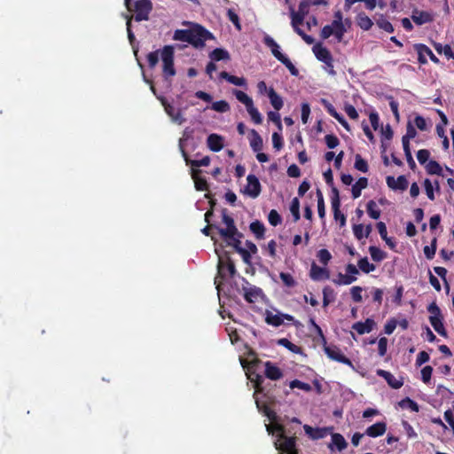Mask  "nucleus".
<instances>
[{"instance_id":"42","label":"nucleus","mask_w":454,"mask_h":454,"mask_svg":"<svg viewBox=\"0 0 454 454\" xmlns=\"http://www.w3.org/2000/svg\"><path fill=\"white\" fill-rule=\"evenodd\" d=\"M278 344L282 347H285L286 348H287L288 350H290L291 352H293L294 354H300L301 352V347L294 344L286 338H281V339L278 340Z\"/></svg>"},{"instance_id":"5","label":"nucleus","mask_w":454,"mask_h":454,"mask_svg":"<svg viewBox=\"0 0 454 454\" xmlns=\"http://www.w3.org/2000/svg\"><path fill=\"white\" fill-rule=\"evenodd\" d=\"M150 82V88L153 93L157 97V98L160 101L161 105L164 107L166 114L171 118V120L181 125L185 121V119L183 116L182 111L180 109H176L163 96H157L156 90L152 82Z\"/></svg>"},{"instance_id":"60","label":"nucleus","mask_w":454,"mask_h":454,"mask_svg":"<svg viewBox=\"0 0 454 454\" xmlns=\"http://www.w3.org/2000/svg\"><path fill=\"white\" fill-rule=\"evenodd\" d=\"M279 278L283 284L287 287H294L296 285V281L294 277L287 272H280Z\"/></svg>"},{"instance_id":"50","label":"nucleus","mask_w":454,"mask_h":454,"mask_svg":"<svg viewBox=\"0 0 454 454\" xmlns=\"http://www.w3.org/2000/svg\"><path fill=\"white\" fill-rule=\"evenodd\" d=\"M367 213L372 219H379L380 216V210L378 208L374 200H369L367 203Z\"/></svg>"},{"instance_id":"46","label":"nucleus","mask_w":454,"mask_h":454,"mask_svg":"<svg viewBox=\"0 0 454 454\" xmlns=\"http://www.w3.org/2000/svg\"><path fill=\"white\" fill-rule=\"evenodd\" d=\"M426 169L429 175H442V168L441 165L435 160H429L426 166Z\"/></svg>"},{"instance_id":"61","label":"nucleus","mask_w":454,"mask_h":454,"mask_svg":"<svg viewBox=\"0 0 454 454\" xmlns=\"http://www.w3.org/2000/svg\"><path fill=\"white\" fill-rule=\"evenodd\" d=\"M321 103L326 109L327 113L334 119L337 120L341 115L335 110L334 106L327 99L322 98Z\"/></svg>"},{"instance_id":"30","label":"nucleus","mask_w":454,"mask_h":454,"mask_svg":"<svg viewBox=\"0 0 454 454\" xmlns=\"http://www.w3.org/2000/svg\"><path fill=\"white\" fill-rule=\"evenodd\" d=\"M443 317H429L430 324L432 325L434 331L440 334L442 337H447V331L444 328L443 323H442Z\"/></svg>"},{"instance_id":"29","label":"nucleus","mask_w":454,"mask_h":454,"mask_svg":"<svg viewBox=\"0 0 454 454\" xmlns=\"http://www.w3.org/2000/svg\"><path fill=\"white\" fill-rule=\"evenodd\" d=\"M249 229L257 239H264L265 226L262 222L258 220L252 222L249 225Z\"/></svg>"},{"instance_id":"40","label":"nucleus","mask_w":454,"mask_h":454,"mask_svg":"<svg viewBox=\"0 0 454 454\" xmlns=\"http://www.w3.org/2000/svg\"><path fill=\"white\" fill-rule=\"evenodd\" d=\"M358 2H364L365 8L369 11L374 10L377 5V0H345V9H350L354 4Z\"/></svg>"},{"instance_id":"6","label":"nucleus","mask_w":454,"mask_h":454,"mask_svg":"<svg viewBox=\"0 0 454 454\" xmlns=\"http://www.w3.org/2000/svg\"><path fill=\"white\" fill-rule=\"evenodd\" d=\"M242 286L241 289H238L239 293H242L245 301L248 303L256 302L259 298L263 295L262 290L251 283H249L245 278H241Z\"/></svg>"},{"instance_id":"59","label":"nucleus","mask_w":454,"mask_h":454,"mask_svg":"<svg viewBox=\"0 0 454 454\" xmlns=\"http://www.w3.org/2000/svg\"><path fill=\"white\" fill-rule=\"evenodd\" d=\"M317 257L322 264L327 265L332 259V254L327 249L322 248L317 252Z\"/></svg>"},{"instance_id":"44","label":"nucleus","mask_w":454,"mask_h":454,"mask_svg":"<svg viewBox=\"0 0 454 454\" xmlns=\"http://www.w3.org/2000/svg\"><path fill=\"white\" fill-rule=\"evenodd\" d=\"M356 280V277L348 275L347 273L342 274L340 272L338 274V278L333 279V281L334 284L339 285V286H341V285L348 286V285L352 284Z\"/></svg>"},{"instance_id":"24","label":"nucleus","mask_w":454,"mask_h":454,"mask_svg":"<svg viewBox=\"0 0 454 454\" xmlns=\"http://www.w3.org/2000/svg\"><path fill=\"white\" fill-rule=\"evenodd\" d=\"M412 20L417 25H423L433 21V16L427 12L415 10L411 15Z\"/></svg>"},{"instance_id":"23","label":"nucleus","mask_w":454,"mask_h":454,"mask_svg":"<svg viewBox=\"0 0 454 454\" xmlns=\"http://www.w3.org/2000/svg\"><path fill=\"white\" fill-rule=\"evenodd\" d=\"M332 442L328 445L330 450H333L335 447L339 451H342L348 447V442L344 436L339 433L332 434Z\"/></svg>"},{"instance_id":"11","label":"nucleus","mask_w":454,"mask_h":454,"mask_svg":"<svg viewBox=\"0 0 454 454\" xmlns=\"http://www.w3.org/2000/svg\"><path fill=\"white\" fill-rule=\"evenodd\" d=\"M414 49L418 53V61L420 64L427 63L426 56L429 57L431 61H433L435 64H438L440 62L439 59L433 53V51L427 45L423 43H416L414 44Z\"/></svg>"},{"instance_id":"4","label":"nucleus","mask_w":454,"mask_h":454,"mask_svg":"<svg viewBox=\"0 0 454 454\" xmlns=\"http://www.w3.org/2000/svg\"><path fill=\"white\" fill-rule=\"evenodd\" d=\"M152 11L153 3L151 0H137L134 3V4H131V10L129 12H135V15H132L133 19L137 22H140L148 20Z\"/></svg>"},{"instance_id":"3","label":"nucleus","mask_w":454,"mask_h":454,"mask_svg":"<svg viewBox=\"0 0 454 454\" xmlns=\"http://www.w3.org/2000/svg\"><path fill=\"white\" fill-rule=\"evenodd\" d=\"M184 24H192V40L190 44L194 48H203L207 40L213 39V34L198 23L185 22Z\"/></svg>"},{"instance_id":"17","label":"nucleus","mask_w":454,"mask_h":454,"mask_svg":"<svg viewBox=\"0 0 454 454\" xmlns=\"http://www.w3.org/2000/svg\"><path fill=\"white\" fill-rule=\"evenodd\" d=\"M207 145L212 152H220L223 148V137L218 134H210L207 138Z\"/></svg>"},{"instance_id":"47","label":"nucleus","mask_w":454,"mask_h":454,"mask_svg":"<svg viewBox=\"0 0 454 454\" xmlns=\"http://www.w3.org/2000/svg\"><path fill=\"white\" fill-rule=\"evenodd\" d=\"M263 396L266 398V401H262L258 398H255V403L259 411H261L264 415L265 412L270 410L269 403L271 402V397L269 396L268 394H263Z\"/></svg>"},{"instance_id":"8","label":"nucleus","mask_w":454,"mask_h":454,"mask_svg":"<svg viewBox=\"0 0 454 454\" xmlns=\"http://www.w3.org/2000/svg\"><path fill=\"white\" fill-rule=\"evenodd\" d=\"M324 350L330 359L353 367L352 361L349 358H348L337 346H325Z\"/></svg>"},{"instance_id":"64","label":"nucleus","mask_w":454,"mask_h":454,"mask_svg":"<svg viewBox=\"0 0 454 454\" xmlns=\"http://www.w3.org/2000/svg\"><path fill=\"white\" fill-rule=\"evenodd\" d=\"M268 221L272 226H278L281 223L282 218L277 210L272 209L269 213Z\"/></svg>"},{"instance_id":"45","label":"nucleus","mask_w":454,"mask_h":454,"mask_svg":"<svg viewBox=\"0 0 454 454\" xmlns=\"http://www.w3.org/2000/svg\"><path fill=\"white\" fill-rule=\"evenodd\" d=\"M247 111L251 117V120L255 124H261L262 122V117L258 109L254 106V103L247 107Z\"/></svg>"},{"instance_id":"19","label":"nucleus","mask_w":454,"mask_h":454,"mask_svg":"<svg viewBox=\"0 0 454 454\" xmlns=\"http://www.w3.org/2000/svg\"><path fill=\"white\" fill-rule=\"evenodd\" d=\"M375 322L372 318H367L364 322H356L352 325V328L360 335L369 333L372 331Z\"/></svg>"},{"instance_id":"43","label":"nucleus","mask_w":454,"mask_h":454,"mask_svg":"<svg viewBox=\"0 0 454 454\" xmlns=\"http://www.w3.org/2000/svg\"><path fill=\"white\" fill-rule=\"evenodd\" d=\"M376 24L380 29L387 33L394 32L393 25L386 19V17L383 14L380 15L379 18L376 20Z\"/></svg>"},{"instance_id":"36","label":"nucleus","mask_w":454,"mask_h":454,"mask_svg":"<svg viewBox=\"0 0 454 454\" xmlns=\"http://www.w3.org/2000/svg\"><path fill=\"white\" fill-rule=\"evenodd\" d=\"M265 322L272 326L278 327L283 324L282 317L279 314H273L270 311H266Z\"/></svg>"},{"instance_id":"62","label":"nucleus","mask_w":454,"mask_h":454,"mask_svg":"<svg viewBox=\"0 0 454 454\" xmlns=\"http://www.w3.org/2000/svg\"><path fill=\"white\" fill-rule=\"evenodd\" d=\"M321 103L326 109L327 113L334 119L337 120L341 115L335 110L334 106L327 99L322 98Z\"/></svg>"},{"instance_id":"58","label":"nucleus","mask_w":454,"mask_h":454,"mask_svg":"<svg viewBox=\"0 0 454 454\" xmlns=\"http://www.w3.org/2000/svg\"><path fill=\"white\" fill-rule=\"evenodd\" d=\"M160 51H151L146 55V59L150 68H154L159 62Z\"/></svg>"},{"instance_id":"63","label":"nucleus","mask_w":454,"mask_h":454,"mask_svg":"<svg viewBox=\"0 0 454 454\" xmlns=\"http://www.w3.org/2000/svg\"><path fill=\"white\" fill-rule=\"evenodd\" d=\"M227 17L238 30H241L239 17L232 9L227 11Z\"/></svg>"},{"instance_id":"9","label":"nucleus","mask_w":454,"mask_h":454,"mask_svg":"<svg viewBox=\"0 0 454 454\" xmlns=\"http://www.w3.org/2000/svg\"><path fill=\"white\" fill-rule=\"evenodd\" d=\"M222 219L223 223L226 225V228L223 229L215 227L220 236L223 238L224 236H231L235 234L237 231V227L235 225L234 219L228 215V210L226 208L222 209Z\"/></svg>"},{"instance_id":"55","label":"nucleus","mask_w":454,"mask_h":454,"mask_svg":"<svg viewBox=\"0 0 454 454\" xmlns=\"http://www.w3.org/2000/svg\"><path fill=\"white\" fill-rule=\"evenodd\" d=\"M354 167L363 173L368 172L369 169L367 161L364 160L360 154L356 155Z\"/></svg>"},{"instance_id":"14","label":"nucleus","mask_w":454,"mask_h":454,"mask_svg":"<svg viewBox=\"0 0 454 454\" xmlns=\"http://www.w3.org/2000/svg\"><path fill=\"white\" fill-rule=\"evenodd\" d=\"M264 375L270 380H278L283 378L284 373L282 370L270 361L264 363Z\"/></svg>"},{"instance_id":"51","label":"nucleus","mask_w":454,"mask_h":454,"mask_svg":"<svg viewBox=\"0 0 454 454\" xmlns=\"http://www.w3.org/2000/svg\"><path fill=\"white\" fill-rule=\"evenodd\" d=\"M357 266L364 273H370L376 269L374 264L369 262L367 257L361 258L357 262Z\"/></svg>"},{"instance_id":"41","label":"nucleus","mask_w":454,"mask_h":454,"mask_svg":"<svg viewBox=\"0 0 454 454\" xmlns=\"http://www.w3.org/2000/svg\"><path fill=\"white\" fill-rule=\"evenodd\" d=\"M369 253L374 262H381L387 257V254L375 246H371L369 247Z\"/></svg>"},{"instance_id":"48","label":"nucleus","mask_w":454,"mask_h":454,"mask_svg":"<svg viewBox=\"0 0 454 454\" xmlns=\"http://www.w3.org/2000/svg\"><path fill=\"white\" fill-rule=\"evenodd\" d=\"M233 94L240 103L245 105L246 108L254 103L253 99L242 90H234Z\"/></svg>"},{"instance_id":"26","label":"nucleus","mask_w":454,"mask_h":454,"mask_svg":"<svg viewBox=\"0 0 454 454\" xmlns=\"http://www.w3.org/2000/svg\"><path fill=\"white\" fill-rule=\"evenodd\" d=\"M304 432L313 440L322 439L326 434V428H314L309 425L303 426Z\"/></svg>"},{"instance_id":"32","label":"nucleus","mask_w":454,"mask_h":454,"mask_svg":"<svg viewBox=\"0 0 454 454\" xmlns=\"http://www.w3.org/2000/svg\"><path fill=\"white\" fill-rule=\"evenodd\" d=\"M368 185V179L366 177H360L355 184L352 185L351 192L354 199L361 196V192Z\"/></svg>"},{"instance_id":"38","label":"nucleus","mask_w":454,"mask_h":454,"mask_svg":"<svg viewBox=\"0 0 454 454\" xmlns=\"http://www.w3.org/2000/svg\"><path fill=\"white\" fill-rule=\"evenodd\" d=\"M416 135L417 131L414 126L411 122H408L406 128V134L402 137L403 146H410V139L414 138Z\"/></svg>"},{"instance_id":"54","label":"nucleus","mask_w":454,"mask_h":454,"mask_svg":"<svg viewBox=\"0 0 454 454\" xmlns=\"http://www.w3.org/2000/svg\"><path fill=\"white\" fill-rule=\"evenodd\" d=\"M340 205H337V202H335V204L332 206V208L333 212V218L340 222V227H343L346 224V216L340 212Z\"/></svg>"},{"instance_id":"39","label":"nucleus","mask_w":454,"mask_h":454,"mask_svg":"<svg viewBox=\"0 0 454 454\" xmlns=\"http://www.w3.org/2000/svg\"><path fill=\"white\" fill-rule=\"evenodd\" d=\"M290 15L292 19V27L295 32L298 31L300 28V26L303 24L304 19L302 16L295 12L294 9L293 7L290 8Z\"/></svg>"},{"instance_id":"21","label":"nucleus","mask_w":454,"mask_h":454,"mask_svg":"<svg viewBox=\"0 0 454 454\" xmlns=\"http://www.w3.org/2000/svg\"><path fill=\"white\" fill-rule=\"evenodd\" d=\"M309 276L316 281L328 279L330 278V272L326 268H322L317 266L316 263H313L311 265Z\"/></svg>"},{"instance_id":"1","label":"nucleus","mask_w":454,"mask_h":454,"mask_svg":"<svg viewBox=\"0 0 454 454\" xmlns=\"http://www.w3.org/2000/svg\"><path fill=\"white\" fill-rule=\"evenodd\" d=\"M274 429L278 432V442H275L276 449L282 454H298L296 436H287L285 434V427L281 424H276Z\"/></svg>"},{"instance_id":"12","label":"nucleus","mask_w":454,"mask_h":454,"mask_svg":"<svg viewBox=\"0 0 454 454\" xmlns=\"http://www.w3.org/2000/svg\"><path fill=\"white\" fill-rule=\"evenodd\" d=\"M313 52L316 58L325 63L327 67H331L333 68V59L330 52V51L322 46L321 43H317L313 46Z\"/></svg>"},{"instance_id":"2","label":"nucleus","mask_w":454,"mask_h":454,"mask_svg":"<svg viewBox=\"0 0 454 454\" xmlns=\"http://www.w3.org/2000/svg\"><path fill=\"white\" fill-rule=\"evenodd\" d=\"M175 51L172 45H165L160 50V59L162 61V77L169 83L176 74L174 65Z\"/></svg>"},{"instance_id":"10","label":"nucleus","mask_w":454,"mask_h":454,"mask_svg":"<svg viewBox=\"0 0 454 454\" xmlns=\"http://www.w3.org/2000/svg\"><path fill=\"white\" fill-rule=\"evenodd\" d=\"M247 184L243 192L253 199L257 198L262 192L259 179L254 175L249 174L247 177Z\"/></svg>"},{"instance_id":"15","label":"nucleus","mask_w":454,"mask_h":454,"mask_svg":"<svg viewBox=\"0 0 454 454\" xmlns=\"http://www.w3.org/2000/svg\"><path fill=\"white\" fill-rule=\"evenodd\" d=\"M387 186L392 190L405 191L408 188V180L404 176H399L396 179L388 176L386 178Z\"/></svg>"},{"instance_id":"53","label":"nucleus","mask_w":454,"mask_h":454,"mask_svg":"<svg viewBox=\"0 0 454 454\" xmlns=\"http://www.w3.org/2000/svg\"><path fill=\"white\" fill-rule=\"evenodd\" d=\"M436 247H437V239L436 238H434L431 241V245L430 246H425L424 247V254L425 256L428 259V260H431L434 258V254H435V252H436Z\"/></svg>"},{"instance_id":"57","label":"nucleus","mask_w":454,"mask_h":454,"mask_svg":"<svg viewBox=\"0 0 454 454\" xmlns=\"http://www.w3.org/2000/svg\"><path fill=\"white\" fill-rule=\"evenodd\" d=\"M290 387L292 389L294 388H299V389H301L305 392H310L312 390V387L309 384V383H306V382H302L299 380H294L290 382L289 384Z\"/></svg>"},{"instance_id":"31","label":"nucleus","mask_w":454,"mask_h":454,"mask_svg":"<svg viewBox=\"0 0 454 454\" xmlns=\"http://www.w3.org/2000/svg\"><path fill=\"white\" fill-rule=\"evenodd\" d=\"M182 153L186 164L193 168L207 167L210 164L211 160L209 156H205L201 160H190L184 150H183Z\"/></svg>"},{"instance_id":"18","label":"nucleus","mask_w":454,"mask_h":454,"mask_svg":"<svg viewBox=\"0 0 454 454\" xmlns=\"http://www.w3.org/2000/svg\"><path fill=\"white\" fill-rule=\"evenodd\" d=\"M263 43H265V45H267L269 48H270V51H271V53L272 55L278 60V61H282L286 56L284 55L280 51H279V45L278 44V43L272 38L270 37V35H266L264 38H263Z\"/></svg>"},{"instance_id":"16","label":"nucleus","mask_w":454,"mask_h":454,"mask_svg":"<svg viewBox=\"0 0 454 454\" xmlns=\"http://www.w3.org/2000/svg\"><path fill=\"white\" fill-rule=\"evenodd\" d=\"M376 373L378 376L382 377L387 382V384L395 389H399L403 385V380H397L391 372L387 371L378 369Z\"/></svg>"},{"instance_id":"20","label":"nucleus","mask_w":454,"mask_h":454,"mask_svg":"<svg viewBox=\"0 0 454 454\" xmlns=\"http://www.w3.org/2000/svg\"><path fill=\"white\" fill-rule=\"evenodd\" d=\"M387 430V424L385 422H377L365 430V434L370 437H379L383 435Z\"/></svg>"},{"instance_id":"13","label":"nucleus","mask_w":454,"mask_h":454,"mask_svg":"<svg viewBox=\"0 0 454 454\" xmlns=\"http://www.w3.org/2000/svg\"><path fill=\"white\" fill-rule=\"evenodd\" d=\"M259 362V360H254L251 362V366L247 369V375L248 377V379L251 380V382L254 383V395L257 394V393H262L263 392V387H262V383L264 381V379L262 375L254 372L252 371L254 365L255 364H257Z\"/></svg>"},{"instance_id":"34","label":"nucleus","mask_w":454,"mask_h":454,"mask_svg":"<svg viewBox=\"0 0 454 454\" xmlns=\"http://www.w3.org/2000/svg\"><path fill=\"white\" fill-rule=\"evenodd\" d=\"M210 59L213 61H221V60H229L230 54L229 52L222 48H215L209 54Z\"/></svg>"},{"instance_id":"37","label":"nucleus","mask_w":454,"mask_h":454,"mask_svg":"<svg viewBox=\"0 0 454 454\" xmlns=\"http://www.w3.org/2000/svg\"><path fill=\"white\" fill-rule=\"evenodd\" d=\"M334 299V290L331 286H325L323 288V307H327Z\"/></svg>"},{"instance_id":"56","label":"nucleus","mask_w":454,"mask_h":454,"mask_svg":"<svg viewBox=\"0 0 454 454\" xmlns=\"http://www.w3.org/2000/svg\"><path fill=\"white\" fill-rule=\"evenodd\" d=\"M211 108L218 113H226L230 111V105L225 100L215 101L212 104Z\"/></svg>"},{"instance_id":"35","label":"nucleus","mask_w":454,"mask_h":454,"mask_svg":"<svg viewBox=\"0 0 454 454\" xmlns=\"http://www.w3.org/2000/svg\"><path fill=\"white\" fill-rule=\"evenodd\" d=\"M330 26L333 27V31L335 32L336 39L339 42H340L343 38L344 34L347 32V29L345 27L343 21L333 20V22Z\"/></svg>"},{"instance_id":"52","label":"nucleus","mask_w":454,"mask_h":454,"mask_svg":"<svg viewBox=\"0 0 454 454\" xmlns=\"http://www.w3.org/2000/svg\"><path fill=\"white\" fill-rule=\"evenodd\" d=\"M399 406L403 409L408 408L415 412H418L419 410V404L409 397H405L404 399L401 400L399 402Z\"/></svg>"},{"instance_id":"49","label":"nucleus","mask_w":454,"mask_h":454,"mask_svg":"<svg viewBox=\"0 0 454 454\" xmlns=\"http://www.w3.org/2000/svg\"><path fill=\"white\" fill-rule=\"evenodd\" d=\"M290 211L294 217V223L298 222L301 218L300 201H299L298 198H294L292 200L291 205H290Z\"/></svg>"},{"instance_id":"25","label":"nucleus","mask_w":454,"mask_h":454,"mask_svg":"<svg viewBox=\"0 0 454 454\" xmlns=\"http://www.w3.org/2000/svg\"><path fill=\"white\" fill-rule=\"evenodd\" d=\"M356 21V25L364 31L370 30L373 26L372 20L364 12L357 13Z\"/></svg>"},{"instance_id":"7","label":"nucleus","mask_w":454,"mask_h":454,"mask_svg":"<svg viewBox=\"0 0 454 454\" xmlns=\"http://www.w3.org/2000/svg\"><path fill=\"white\" fill-rule=\"evenodd\" d=\"M217 270L222 278H225L227 275L233 278L237 273L235 264L227 252L224 253L223 256L219 257Z\"/></svg>"},{"instance_id":"22","label":"nucleus","mask_w":454,"mask_h":454,"mask_svg":"<svg viewBox=\"0 0 454 454\" xmlns=\"http://www.w3.org/2000/svg\"><path fill=\"white\" fill-rule=\"evenodd\" d=\"M201 172L202 171L200 169L192 168V177L194 181L195 188L197 191H207L208 184L207 179L200 176Z\"/></svg>"},{"instance_id":"27","label":"nucleus","mask_w":454,"mask_h":454,"mask_svg":"<svg viewBox=\"0 0 454 454\" xmlns=\"http://www.w3.org/2000/svg\"><path fill=\"white\" fill-rule=\"evenodd\" d=\"M268 97H269V99L270 101L272 107L276 111H279L283 107V106H284L283 98L276 92L274 88H272V87L269 88Z\"/></svg>"},{"instance_id":"33","label":"nucleus","mask_w":454,"mask_h":454,"mask_svg":"<svg viewBox=\"0 0 454 454\" xmlns=\"http://www.w3.org/2000/svg\"><path fill=\"white\" fill-rule=\"evenodd\" d=\"M192 27L189 29H176L173 35V40L187 43L192 40Z\"/></svg>"},{"instance_id":"28","label":"nucleus","mask_w":454,"mask_h":454,"mask_svg":"<svg viewBox=\"0 0 454 454\" xmlns=\"http://www.w3.org/2000/svg\"><path fill=\"white\" fill-rule=\"evenodd\" d=\"M249 139L250 146L254 152H260L263 147L262 138L255 129H251Z\"/></svg>"}]
</instances>
